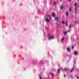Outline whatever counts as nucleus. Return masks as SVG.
<instances>
[{
    "mask_svg": "<svg viewBox=\"0 0 79 79\" xmlns=\"http://www.w3.org/2000/svg\"><path fill=\"white\" fill-rule=\"evenodd\" d=\"M60 0V1H61L62 0Z\"/></svg>",
    "mask_w": 79,
    "mask_h": 79,
    "instance_id": "obj_31",
    "label": "nucleus"
},
{
    "mask_svg": "<svg viewBox=\"0 0 79 79\" xmlns=\"http://www.w3.org/2000/svg\"><path fill=\"white\" fill-rule=\"evenodd\" d=\"M64 40V37H63V38L61 40V41H63Z\"/></svg>",
    "mask_w": 79,
    "mask_h": 79,
    "instance_id": "obj_13",
    "label": "nucleus"
},
{
    "mask_svg": "<svg viewBox=\"0 0 79 79\" xmlns=\"http://www.w3.org/2000/svg\"><path fill=\"white\" fill-rule=\"evenodd\" d=\"M64 34H65V35H66L67 34V32H66V31H65L64 32Z\"/></svg>",
    "mask_w": 79,
    "mask_h": 79,
    "instance_id": "obj_18",
    "label": "nucleus"
},
{
    "mask_svg": "<svg viewBox=\"0 0 79 79\" xmlns=\"http://www.w3.org/2000/svg\"><path fill=\"white\" fill-rule=\"evenodd\" d=\"M78 7H79V5H78Z\"/></svg>",
    "mask_w": 79,
    "mask_h": 79,
    "instance_id": "obj_30",
    "label": "nucleus"
},
{
    "mask_svg": "<svg viewBox=\"0 0 79 79\" xmlns=\"http://www.w3.org/2000/svg\"><path fill=\"white\" fill-rule=\"evenodd\" d=\"M61 9H63V5L61 4V6L60 7Z\"/></svg>",
    "mask_w": 79,
    "mask_h": 79,
    "instance_id": "obj_12",
    "label": "nucleus"
},
{
    "mask_svg": "<svg viewBox=\"0 0 79 79\" xmlns=\"http://www.w3.org/2000/svg\"><path fill=\"white\" fill-rule=\"evenodd\" d=\"M64 77L65 78V77H66V75H65V74H64Z\"/></svg>",
    "mask_w": 79,
    "mask_h": 79,
    "instance_id": "obj_22",
    "label": "nucleus"
},
{
    "mask_svg": "<svg viewBox=\"0 0 79 79\" xmlns=\"http://www.w3.org/2000/svg\"><path fill=\"white\" fill-rule=\"evenodd\" d=\"M48 35L50 36V35H49V34H48Z\"/></svg>",
    "mask_w": 79,
    "mask_h": 79,
    "instance_id": "obj_29",
    "label": "nucleus"
},
{
    "mask_svg": "<svg viewBox=\"0 0 79 79\" xmlns=\"http://www.w3.org/2000/svg\"><path fill=\"white\" fill-rule=\"evenodd\" d=\"M56 26L57 27H60V24H57Z\"/></svg>",
    "mask_w": 79,
    "mask_h": 79,
    "instance_id": "obj_9",
    "label": "nucleus"
},
{
    "mask_svg": "<svg viewBox=\"0 0 79 79\" xmlns=\"http://www.w3.org/2000/svg\"><path fill=\"white\" fill-rule=\"evenodd\" d=\"M65 71H67V69L66 68H65L64 69Z\"/></svg>",
    "mask_w": 79,
    "mask_h": 79,
    "instance_id": "obj_24",
    "label": "nucleus"
},
{
    "mask_svg": "<svg viewBox=\"0 0 79 79\" xmlns=\"http://www.w3.org/2000/svg\"><path fill=\"white\" fill-rule=\"evenodd\" d=\"M77 54H78V53L76 51L74 52V54H75V55H77Z\"/></svg>",
    "mask_w": 79,
    "mask_h": 79,
    "instance_id": "obj_7",
    "label": "nucleus"
},
{
    "mask_svg": "<svg viewBox=\"0 0 79 79\" xmlns=\"http://www.w3.org/2000/svg\"><path fill=\"white\" fill-rule=\"evenodd\" d=\"M74 68H73L71 70H70V73H72V72H73V71H74Z\"/></svg>",
    "mask_w": 79,
    "mask_h": 79,
    "instance_id": "obj_8",
    "label": "nucleus"
},
{
    "mask_svg": "<svg viewBox=\"0 0 79 79\" xmlns=\"http://www.w3.org/2000/svg\"><path fill=\"white\" fill-rule=\"evenodd\" d=\"M69 11H71V8H69Z\"/></svg>",
    "mask_w": 79,
    "mask_h": 79,
    "instance_id": "obj_21",
    "label": "nucleus"
},
{
    "mask_svg": "<svg viewBox=\"0 0 79 79\" xmlns=\"http://www.w3.org/2000/svg\"><path fill=\"white\" fill-rule=\"evenodd\" d=\"M77 79H79V77H77Z\"/></svg>",
    "mask_w": 79,
    "mask_h": 79,
    "instance_id": "obj_26",
    "label": "nucleus"
},
{
    "mask_svg": "<svg viewBox=\"0 0 79 79\" xmlns=\"http://www.w3.org/2000/svg\"><path fill=\"white\" fill-rule=\"evenodd\" d=\"M60 69H58L57 70V73H58V74H59V73H60Z\"/></svg>",
    "mask_w": 79,
    "mask_h": 79,
    "instance_id": "obj_10",
    "label": "nucleus"
},
{
    "mask_svg": "<svg viewBox=\"0 0 79 79\" xmlns=\"http://www.w3.org/2000/svg\"><path fill=\"white\" fill-rule=\"evenodd\" d=\"M74 46H72V49H74Z\"/></svg>",
    "mask_w": 79,
    "mask_h": 79,
    "instance_id": "obj_23",
    "label": "nucleus"
},
{
    "mask_svg": "<svg viewBox=\"0 0 79 79\" xmlns=\"http://www.w3.org/2000/svg\"><path fill=\"white\" fill-rule=\"evenodd\" d=\"M65 24H66V26H67V27H68V23H67V22H66L65 23Z\"/></svg>",
    "mask_w": 79,
    "mask_h": 79,
    "instance_id": "obj_15",
    "label": "nucleus"
},
{
    "mask_svg": "<svg viewBox=\"0 0 79 79\" xmlns=\"http://www.w3.org/2000/svg\"><path fill=\"white\" fill-rule=\"evenodd\" d=\"M55 20H56L57 21H58L59 19H58V17L55 18Z\"/></svg>",
    "mask_w": 79,
    "mask_h": 79,
    "instance_id": "obj_6",
    "label": "nucleus"
},
{
    "mask_svg": "<svg viewBox=\"0 0 79 79\" xmlns=\"http://www.w3.org/2000/svg\"><path fill=\"white\" fill-rule=\"evenodd\" d=\"M56 3H57V2H53V4H54L55 5H56Z\"/></svg>",
    "mask_w": 79,
    "mask_h": 79,
    "instance_id": "obj_16",
    "label": "nucleus"
},
{
    "mask_svg": "<svg viewBox=\"0 0 79 79\" xmlns=\"http://www.w3.org/2000/svg\"><path fill=\"white\" fill-rule=\"evenodd\" d=\"M51 39H54V37H53V36H51L48 38L49 40H51Z\"/></svg>",
    "mask_w": 79,
    "mask_h": 79,
    "instance_id": "obj_2",
    "label": "nucleus"
},
{
    "mask_svg": "<svg viewBox=\"0 0 79 79\" xmlns=\"http://www.w3.org/2000/svg\"><path fill=\"white\" fill-rule=\"evenodd\" d=\"M69 29H71V25H70L69 26Z\"/></svg>",
    "mask_w": 79,
    "mask_h": 79,
    "instance_id": "obj_17",
    "label": "nucleus"
},
{
    "mask_svg": "<svg viewBox=\"0 0 79 79\" xmlns=\"http://www.w3.org/2000/svg\"><path fill=\"white\" fill-rule=\"evenodd\" d=\"M75 14H76V13H77V7H75Z\"/></svg>",
    "mask_w": 79,
    "mask_h": 79,
    "instance_id": "obj_5",
    "label": "nucleus"
},
{
    "mask_svg": "<svg viewBox=\"0 0 79 79\" xmlns=\"http://www.w3.org/2000/svg\"><path fill=\"white\" fill-rule=\"evenodd\" d=\"M50 74H51V75H52V76H53V73L51 72H50Z\"/></svg>",
    "mask_w": 79,
    "mask_h": 79,
    "instance_id": "obj_19",
    "label": "nucleus"
},
{
    "mask_svg": "<svg viewBox=\"0 0 79 79\" xmlns=\"http://www.w3.org/2000/svg\"><path fill=\"white\" fill-rule=\"evenodd\" d=\"M40 79H42V77H40Z\"/></svg>",
    "mask_w": 79,
    "mask_h": 79,
    "instance_id": "obj_28",
    "label": "nucleus"
},
{
    "mask_svg": "<svg viewBox=\"0 0 79 79\" xmlns=\"http://www.w3.org/2000/svg\"><path fill=\"white\" fill-rule=\"evenodd\" d=\"M62 23L63 24H64V21H62Z\"/></svg>",
    "mask_w": 79,
    "mask_h": 79,
    "instance_id": "obj_20",
    "label": "nucleus"
},
{
    "mask_svg": "<svg viewBox=\"0 0 79 79\" xmlns=\"http://www.w3.org/2000/svg\"><path fill=\"white\" fill-rule=\"evenodd\" d=\"M68 1H69V2H71V0H68Z\"/></svg>",
    "mask_w": 79,
    "mask_h": 79,
    "instance_id": "obj_27",
    "label": "nucleus"
},
{
    "mask_svg": "<svg viewBox=\"0 0 79 79\" xmlns=\"http://www.w3.org/2000/svg\"><path fill=\"white\" fill-rule=\"evenodd\" d=\"M77 3H75V4H74V6H75V8H76V7H77Z\"/></svg>",
    "mask_w": 79,
    "mask_h": 79,
    "instance_id": "obj_14",
    "label": "nucleus"
},
{
    "mask_svg": "<svg viewBox=\"0 0 79 79\" xmlns=\"http://www.w3.org/2000/svg\"><path fill=\"white\" fill-rule=\"evenodd\" d=\"M68 32H69V33H70V31H69V30H68Z\"/></svg>",
    "mask_w": 79,
    "mask_h": 79,
    "instance_id": "obj_25",
    "label": "nucleus"
},
{
    "mask_svg": "<svg viewBox=\"0 0 79 79\" xmlns=\"http://www.w3.org/2000/svg\"><path fill=\"white\" fill-rule=\"evenodd\" d=\"M69 14L68 13V11H67L66 12V16H69Z\"/></svg>",
    "mask_w": 79,
    "mask_h": 79,
    "instance_id": "obj_11",
    "label": "nucleus"
},
{
    "mask_svg": "<svg viewBox=\"0 0 79 79\" xmlns=\"http://www.w3.org/2000/svg\"><path fill=\"white\" fill-rule=\"evenodd\" d=\"M47 16H49V19L48 18L46 19L45 21L47 23H50V22L51 18H50V15H47Z\"/></svg>",
    "mask_w": 79,
    "mask_h": 79,
    "instance_id": "obj_1",
    "label": "nucleus"
},
{
    "mask_svg": "<svg viewBox=\"0 0 79 79\" xmlns=\"http://www.w3.org/2000/svg\"><path fill=\"white\" fill-rule=\"evenodd\" d=\"M52 16L53 17H54V18H55V13H52Z\"/></svg>",
    "mask_w": 79,
    "mask_h": 79,
    "instance_id": "obj_4",
    "label": "nucleus"
},
{
    "mask_svg": "<svg viewBox=\"0 0 79 79\" xmlns=\"http://www.w3.org/2000/svg\"><path fill=\"white\" fill-rule=\"evenodd\" d=\"M67 50L68 52H70V51L71 50V49H70V48H69V47H68L67 48Z\"/></svg>",
    "mask_w": 79,
    "mask_h": 79,
    "instance_id": "obj_3",
    "label": "nucleus"
}]
</instances>
